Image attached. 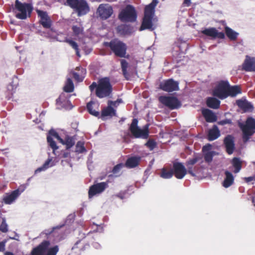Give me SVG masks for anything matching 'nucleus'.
Returning <instances> with one entry per match:
<instances>
[{
    "label": "nucleus",
    "instance_id": "1",
    "mask_svg": "<svg viewBox=\"0 0 255 255\" xmlns=\"http://www.w3.org/2000/svg\"><path fill=\"white\" fill-rule=\"evenodd\" d=\"M53 137L56 138L62 144L65 145L67 149L72 147L75 142V138L69 136L66 132H63L59 134L55 130H50L47 136V140L49 146L53 149V153L55 155V151L58 148V146L53 140Z\"/></svg>",
    "mask_w": 255,
    "mask_h": 255
},
{
    "label": "nucleus",
    "instance_id": "2",
    "mask_svg": "<svg viewBox=\"0 0 255 255\" xmlns=\"http://www.w3.org/2000/svg\"><path fill=\"white\" fill-rule=\"evenodd\" d=\"M91 92L96 89L97 97L103 98L109 96L112 91V85L108 78H104L99 80L98 84L93 82L89 87Z\"/></svg>",
    "mask_w": 255,
    "mask_h": 255
},
{
    "label": "nucleus",
    "instance_id": "3",
    "mask_svg": "<svg viewBox=\"0 0 255 255\" xmlns=\"http://www.w3.org/2000/svg\"><path fill=\"white\" fill-rule=\"evenodd\" d=\"M105 45L110 48L113 52L119 57H126L127 46L125 43L118 39H114L110 42H105Z\"/></svg>",
    "mask_w": 255,
    "mask_h": 255
},
{
    "label": "nucleus",
    "instance_id": "4",
    "mask_svg": "<svg viewBox=\"0 0 255 255\" xmlns=\"http://www.w3.org/2000/svg\"><path fill=\"white\" fill-rule=\"evenodd\" d=\"M239 127L242 130L244 140L247 141L255 133V120L252 117H249L245 123H239Z\"/></svg>",
    "mask_w": 255,
    "mask_h": 255
},
{
    "label": "nucleus",
    "instance_id": "5",
    "mask_svg": "<svg viewBox=\"0 0 255 255\" xmlns=\"http://www.w3.org/2000/svg\"><path fill=\"white\" fill-rule=\"evenodd\" d=\"M137 125L138 120L136 119H133L129 128L132 135L135 138L147 139L149 135L148 125H146L143 129H141Z\"/></svg>",
    "mask_w": 255,
    "mask_h": 255
},
{
    "label": "nucleus",
    "instance_id": "6",
    "mask_svg": "<svg viewBox=\"0 0 255 255\" xmlns=\"http://www.w3.org/2000/svg\"><path fill=\"white\" fill-rule=\"evenodd\" d=\"M15 7L17 11L15 16L20 19H25L29 17L33 10V7L30 3H22L18 0H16Z\"/></svg>",
    "mask_w": 255,
    "mask_h": 255
},
{
    "label": "nucleus",
    "instance_id": "7",
    "mask_svg": "<svg viewBox=\"0 0 255 255\" xmlns=\"http://www.w3.org/2000/svg\"><path fill=\"white\" fill-rule=\"evenodd\" d=\"M154 13L144 10V16L143 18L141 26L139 30L142 31L145 29L150 30H154L156 26V22L157 20L156 18H154Z\"/></svg>",
    "mask_w": 255,
    "mask_h": 255
},
{
    "label": "nucleus",
    "instance_id": "8",
    "mask_svg": "<svg viewBox=\"0 0 255 255\" xmlns=\"http://www.w3.org/2000/svg\"><path fill=\"white\" fill-rule=\"evenodd\" d=\"M119 17L123 22L134 21L136 18L134 7L131 5H128L120 13Z\"/></svg>",
    "mask_w": 255,
    "mask_h": 255
},
{
    "label": "nucleus",
    "instance_id": "9",
    "mask_svg": "<svg viewBox=\"0 0 255 255\" xmlns=\"http://www.w3.org/2000/svg\"><path fill=\"white\" fill-rule=\"evenodd\" d=\"M229 83L228 81H221L213 91L214 96L224 99L228 97Z\"/></svg>",
    "mask_w": 255,
    "mask_h": 255
},
{
    "label": "nucleus",
    "instance_id": "10",
    "mask_svg": "<svg viewBox=\"0 0 255 255\" xmlns=\"http://www.w3.org/2000/svg\"><path fill=\"white\" fill-rule=\"evenodd\" d=\"M69 6L75 9L79 16L87 14L90 10L89 6L85 0H77Z\"/></svg>",
    "mask_w": 255,
    "mask_h": 255
},
{
    "label": "nucleus",
    "instance_id": "11",
    "mask_svg": "<svg viewBox=\"0 0 255 255\" xmlns=\"http://www.w3.org/2000/svg\"><path fill=\"white\" fill-rule=\"evenodd\" d=\"M159 100L161 103L170 109H175L181 106L180 102L175 97L160 96Z\"/></svg>",
    "mask_w": 255,
    "mask_h": 255
},
{
    "label": "nucleus",
    "instance_id": "12",
    "mask_svg": "<svg viewBox=\"0 0 255 255\" xmlns=\"http://www.w3.org/2000/svg\"><path fill=\"white\" fill-rule=\"evenodd\" d=\"M97 12L102 19H106L112 15L113 10L108 4H101L97 9Z\"/></svg>",
    "mask_w": 255,
    "mask_h": 255
},
{
    "label": "nucleus",
    "instance_id": "13",
    "mask_svg": "<svg viewBox=\"0 0 255 255\" xmlns=\"http://www.w3.org/2000/svg\"><path fill=\"white\" fill-rule=\"evenodd\" d=\"M179 83L177 82L174 81L173 79H169L164 81L160 83V87L162 90L171 92L174 91L178 90Z\"/></svg>",
    "mask_w": 255,
    "mask_h": 255
},
{
    "label": "nucleus",
    "instance_id": "14",
    "mask_svg": "<svg viewBox=\"0 0 255 255\" xmlns=\"http://www.w3.org/2000/svg\"><path fill=\"white\" fill-rule=\"evenodd\" d=\"M50 245V243L49 241H43L37 247L32 249L30 255H45Z\"/></svg>",
    "mask_w": 255,
    "mask_h": 255
},
{
    "label": "nucleus",
    "instance_id": "15",
    "mask_svg": "<svg viewBox=\"0 0 255 255\" xmlns=\"http://www.w3.org/2000/svg\"><path fill=\"white\" fill-rule=\"evenodd\" d=\"M173 174L178 179H182L187 173L184 166L179 162L174 163L173 166Z\"/></svg>",
    "mask_w": 255,
    "mask_h": 255
},
{
    "label": "nucleus",
    "instance_id": "16",
    "mask_svg": "<svg viewBox=\"0 0 255 255\" xmlns=\"http://www.w3.org/2000/svg\"><path fill=\"white\" fill-rule=\"evenodd\" d=\"M38 16L40 17V23L45 28H49L51 25V21L45 11L36 10Z\"/></svg>",
    "mask_w": 255,
    "mask_h": 255
},
{
    "label": "nucleus",
    "instance_id": "17",
    "mask_svg": "<svg viewBox=\"0 0 255 255\" xmlns=\"http://www.w3.org/2000/svg\"><path fill=\"white\" fill-rule=\"evenodd\" d=\"M90 249V245L85 239L79 240L76 242L72 250H77L80 253L88 251Z\"/></svg>",
    "mask_w": 255,
    "mask_h": 255
},
{
    "label": "nucleus",
    "instance_id": "18",
    "mask_svg": "<svg viewBox=\"0 0 255 255\" xmlns=\"http://www.w3.org/2000/svg\"><path fill=\"white\" fill-rule=\"evenodd\" d=\"M243 69L246 71H255V58L247 56L243 64Z\"/></svg>",
    "mask_w": 255,
    "mask_h": 255
},
{
    "label": "nucleus",
    "instance_id": "19",
    "mask_svg": "<svg viewBox=\"0 0 255 255\" xmlns=\"http://www.w3.org/2000/svg\"><path fill=\"white\" fill-rule=\"evenodd\" d=\"M224 144L225 145L227 152L231 154L233 153L235 149L234 139L233 136L228 135L224 139Z\"/></svg>",
    "mask_w": 255,
    "mask_h": 255
},
{
    "label": "nucleus",
    "instance_id": "20",
    "mask_svg": "<svg viewBox=\"0 0 255 255\" xmlns=\"http://www.w3.org/2000/svg\"><path fill=\"white\" fill-rule=\"evenodd\" d=\"M239 107L244 110L245 112L252 111L254 109V106L251 103L246 100H239L236 102Z\"/></svg>",
    "mask_w": 255,
    "mask_h": 255
},
{
    "label": "nucleus",
    "instance_id": "21",
    "mask_svg": "<svg viewBox=\"0 0 255 255\" xmlns=\"http://www.w3.org/2000/svg\"><path fill=\"white\" fill-rule=\"evenodd\" d=\"M220 135V132L218 127L214 125L213 128L208 131V139L210 141H212L218 138Z\"/></svg>",
    "mask_w": 255,
    "mask_h": 255
},
{
    "label": "nucleus",
    "instance_id": "22",
    "mask_svg": "<svg viewBox=\"0 0 255 255\" xmlns=\"http://www.w3.org/2000/svg\"><path fill=\"white\" fill-rule=\"evenodd\" d=\"M202 114L207 122L213 123L217 120L216 116L209 109H203Z\"/></svg>",
    "mask_w": 255,
    "mask_h": 255
},
{
    "label": "nucleus",
    "instance_id": "23",
    "mask_svg": "<svg viewBox=\"0 0 255 255\" xmlns=\"http://www.w3.org/2000/svg\"><path fill=\"white\" fill-rule=\"evenodd\" d=\"M20 192H11V194H6L2 199L5 204H11L19 195Z\"/></svg>",
    "mask_w": 255,
    "mask_h": 255
},
{
    "label": "nucleus",
    "instance_id": "24",
    "mask_svg": "<svg viewBox=\"0 0 255 255\" xmlns=\"http://www.w3.org/2000/svg\"><path fill=\"white\" fill-rule=\"evenodd\" d=\"M225 174L226 177L223 182V185L224 187L228 188L233 184L234 178L233 174L228 171H226Z\"/></svg>",
    "mask_w": 255,
    "mask_h": 255
},
{
    "label": "nucleus",
    "instance_id": "25",
    "mask_svg": "<svg viewBox=\"0 0 255 255\" xmlns=\"http://www.w3.org/2000/svg\"><path fill=\"white\" fill-rule=\"evenodd\" d=\"M76 70L78 71V72H74L73 77L77 81L81 82L86 74V69L82 67H77Z\"/></svg>",
    "mask_w": 255,
    "mask_h": 255
},
{
    "label": "nucleus",
    "instance_id": "26",
    "mask_svg": "<svg viewBox=\"0 0 255 255\" xmlns=\"http://www.w3.org/2000/svg\"><path fill=\"white\" fill-rule=\"evenodd\" d=\"M108 187L106 182H101L91 186L89 191H103Z\"/></svg>",
    "mask_w": 255,
    "mask_h": 255
},
{
    "label": "nucleus",
    "instance_id": "27",
    "mask_svg": "<svg viewBox=\"0 0 255 255\" xmlns=\"http://www.w3.org/2000/svg\"><path fill=\"white\" fill-rule=\"evenodd\" d=\"M115 115L116 111L111 106L108 105V106L102 111L101 118L105 120V117L107 116L111 117Z\"/></svg>",
    "mask_w": 255,
    "mask_h": 255
},
{
    "label": "nucleus",
    "instance_id": "28",
    "mask_svg": "<svg viewBox=\"0 0 255 255\" xmlns=\"http://www.w3.org/2000/svg\"><path fill=\"white\" fill-rule=\"evenodd\" d=\"M140 160V157H131L127 160L125 166L126 165L129 168H133L138 165Z\"/></svg>",
    "mask_w": 255,
    "mask_h": 255
},
{
    "label": "nucleus",
    "instance_id": "29",
    "mask_svg": "<svg viewBox=\"0 0 255 255\" xmlns=\"http://www.w3.org/2000/svg\"><path fill=\"white\" fill-rule=\"evenodd\" d=\"M241 93V90L238 86H230L229 85L228 90V97H236L238 94Z\"/></svg>",
    "mask_w": 255,
    "mask_h": 255
},
{
    "label": "nucleus",
    "instance_id": "30",
    "mask_svg": "<svg viewBox=\"0 0 255 255\" xmlns=\"http://www.w3.org/2000/svg\"><path fill=\"white\" fill-rule=\"evenodd\" d=\"M54 165V162L52 161V158H49L43 164V165L38 168L35 171V173L40 172L42 171H44L49 167Z\"/></svg>",
    "mask_w": 255,
    "mask_h": 255
},
{
    "label": "nucleus",
    "instance_id": "31",
    "mask_svg": "<svg viewBox=\"0 0 255 255\" xmlns=\"http://www.w3.org/2000/svg\"><path fill=\"white\" fill-rule=\"evenodd\" d=\"M225 31L226 35L231 40H235L237 38L239 33L231 28L226 26L225 28Z\"/></svg>",
    "mask_w": 255,
    "mask_h": 255
},
{
    "label": "nucleus",
    "instance_id": "32",
    "mask_svg": "<svg viewBox=\"0 0 255 255\" xmlns=\"http://www.w3.org/2000/svg\"><path fill=\"white\" fill-rule=\"evenodd\" d=\"M208 107L213 109H218L220 104V101L215 98H209L207 101Z\"/></svg>",
    "mask_w": 255,
    "mask_h": 255
},
{
    "label": "nucleus",
    "instance_id": "33",
    "mask_svg": "<svg viewBox=\"0 0 255 255\" xmlns=\"http://www.w3.org/2000/svg\"><path fill=\"white\" fill-rule=\"evenodd\" d=\"M233 166L235 168L234 172L235 173H238L242 168V161L240 158L238 157H234L232 161Z\"/></svg>",
    "mask_w": 255,
    "mask_h": 255
},
{
    "label": "nucleus",
    "instance_id": "34",
    "mask_svg": "<svg viewBox=\"0 0 255 255\" xmlns=\"http://www.w3.org/2000/svg\"><path fill=\"white\" fill-rule=\"evenodd\" d=\"M202 33L212 38H215L217 34V30L214 27L205 28L202 31Z\"/></svg>",
    "mask_w": 255,
    "mask_h": 255
},
{
    "label": "nucleus",
    "instance_id": "35",
    "mask_svg": "<svg viewBox=\"0 0 255 255\" xmlns=\"http://www.w3.org/2000/svg\"><path fill=\"white\" fill-rule=\"evenodd\" d=\"M173 171L172 169H167L163 168L161 170L160 176L164 179H169L172 177Z\"/></svg>",
    "mask_w": 255,
    "mask_h": 255
},
{
    "label": "nucleus",
    "instance_id": "36",
    "mask_svg": "<svg viewBox=\"0 0 255 255\" xmlns=\"http://www.w3.org/2000/svg\"><path fill=\"white\" fill-rule=\"evenodd\" d=\"M120 61L123 75L127 79H128L129 76L127 71L128 68V63L125 59H121Z\"/></svg>",
    "mask_w": 255,
    "mask_h": 255
},
{
    "label": "nucleus",
    "instance_id": "37",
    "mask_svg": "<svg viewBox=\"0 0 255 255\" xmlns=\"http://www.w3.org/2000/svg\"><path fill=\"white\" fill-rule=\"evenodd\" d=\"M93 105L96 106L97 104L93 101L89 102L87 105V110L90 114L98 117L100 116L99 112L93 109Z\"/></svg>",
    "mask_w": 255,
    "mask_h": 255
},
{
    "label": "nucleus",
    "instance_id": "38",
    "mask_svg": "<svg viewBox=\"0 0 255 255\" xmlns=\"http://www.w3.org/2000/svg\"><path fill=\"white\" fill-rule=\"evenodd\" d=\"M198 161V158L196 157L193 158L189 160L186 163V166L188 169V172L189 173L191 174L192 176H195V174L193 173L192 170V166L195 164Z\"/></svg>",
    "mask_w": 255,
    "mask_h": 255
},
{
    "label": "nucleus",
    "instance_id": "39",
    "mask_svg": "<svg viewBox=\"0 0 255 255\" xmlns=\"http://www.w3.org/2000/svg\"><path fill=\"white\" fill-rule=\"evenodd\" d=\"M64 41L68 43L76 51V55L78 57L80 56L78 45L76 42L68 38H66Z\"/></svg>",
    "mask_w": 255,
    "mask_h": 255
},
{
    "label": "nucleus",
    "instance_id": "40",
    "mask_svg": "<svg viewBox=\"0 0 255 255\" xmlns=\"http://www.w3.org/2000/svg\"><path fill=\"white\" fill-rule=\"evenodd\" d=\"M74 90V84L70 78H68L64 87V90L66 92H72Z\"/></svg>",
    "mask_w": 255,
    "mask_h": 255
},
{
    "label": "nucleus",
    "instance_id": "41",
    "mask_svg": "<svg viewBox=\"0 0 255 255\" xmlns=\"http://www.w3.org/2000/svg\"><path fill=\"white\" fill-rule=\"evenodd\" d=\"M8 231V225L6 223L5 219L0 217V231L6 233Z\"/></svg>",
    "mask_w": 255,
    "mask_h": 255
},
{
    "label": "nucleus",
    "instance_id": "42",
    "mask_svg": "<svg viewBox=\"0 0 255 255\" xmlns=\"http://www.w3.org/2000/svg\"><path fill=\"white\" fill-rule=\"evenodd\" d=\"M158 3V0H152V1L145 7L144 10L151 12L152 13H154L155 7Z\"/></svg>",
    "mask_w": 255,
    "mask_h": 255
},
{
    "label": "nucleus",
    "instance_id": "43",
    "mask_svg": "<svg viewBox=\"0 0 255 255\" xmlns=\"http://www.w3.org/2000/svg\"><path fill=\"white\" fill-rule=\"evenodd\" d=\"M75 151L78 153H83L86 151L84 147V143L83 141H79L76 145Z\"/></svg>",
    "mask_w": 255,
    "mask_h": 255
},
{
    "label": "nucleus",
    "instance_id": "44",
    "mask_svg": "<svg viewBox=\"0 0 255 255\" xmlns=\"http://www.w3.org/2000/svg\"><path fill=\"white\" fill-rule=\"evenodd\" d=\"M72 29L73 34L75 36H78L82 34L83 31V27L81 25H73L72 26Z\"/></svg>",
    "mask_w": 255,
    "mask_h": 255
},
{
    "label": "nucleus",
    "instance_id": "45",
    "mask_svg": "<svg viewBox=\"0 0 255 255\" xmlns=\"http://www.w3.org/2000/svg\"><path fill=\"white\" fill-rule=\"evenodd\" d=\"M59 251V248L58 246H55L53 247H48L45 255H56L57 253Z\"/></svg>",
    "mask_w": 255,
    "mask_h": 255
},
{
    "label": "nucleus",
    "instance_id": "46",
    "mask_svg": "<svg viewBox=\"0 0 255 255\" xmlns=\"http://www.w3.org/2000/svg\"><path fill=\"white\" fill-rule=\"evenodd\" d=\"M216 155V152L214 151L204 153V159L207 162H210L212 160L213 157Z\"/></svg>",
    "mask_w": 255,
    "mask_h": 255
},
{
    "label": "nucleus",
    "instance_id": "47",
    "mask_svg": "<svg viewBox=\"0 0 255 255\" xmlns=\"http://www.w3.org/2000/svg\"><path fill=\"white\" fill-rule=\"evenodd\" d=\"M124 167H125L124 164H118L114 167L112 172L114 174L117 175L119 173L121 169L123 168Z\"/></svg>",
    "mask_w": 255,
    "mask_h": 255
},
{
    "label": "nucleus",
    "instance_id": "48",
    "mask_svg": "<svg viewBox=\"0 0 255 255\" xmlns=\"http://www.w3.org/2000/svg\"><path fill=\"white\" fill-rule=\"evenodd\" d=\"M145 145L147 146L150 150L153 149L156 146V142L152 140H149L146 143Z\"/></svg>",
    "mask_w": 255,
    "mask_h": 255
},
{
    "label": "nucleus",
    "instance_id": "49",
    "mask_svg": "<svg viewBox=\"0 0 255 255\" xmlns=\"http://www.w3.org/2000/svg\"><path fill=\"white\" fill-rule=\"evenodd\" d=\"M212 147L210 144H207L203 147L202 151L204 153L211 151Z\"/></svg>",
    "mask_w": 255,
    "mask_h": 255
},
{
    "label": "nucleus",
    "instance_id": "50",
    "mask_svg": "<svg viewBox=\"0 0 255 255\" xmlns=\"http://www.w3.org/2000/svg\"><path fill=\"white\" fill-rule=\"evenodd\" d=\"M7 241L4 240L2 242H0V252H2L5 250V244Z\"/></svg>",
    "mask_w": 255,
    "mask_h": 255
},
{
    "label": "nucleus",
    "instance_id": "51",
    "mask_svg": "<svg viewBox=\"0 0 255 255\" xmlns=\"http://www.w3.org/2000/svg\"><path fill=\"white\" fill-rule=\"evenodd\" d=\"M65 93H62L61 94L59 98L57 99V102H61V103H62L63 102H64L65 101Z\"/></svg>",
    "mask_w": 255,
    "mask_h": 255
},
{
    "label": "nucleus",
    "instance_id": "52",
    "mask_svg": "<svg viewBox=\"0 0 255 255\" xmlns=\"http://www.w3.org/2000/svg\"><path fill=\"white\" fill-rule=\"evenodd\" d=\"M255 180V176H250L248 177H245V181L247 183H250L253 181Z\"/></svg>",
    "mask_w": 255,
    "mask_h": 255
},
{
    "label": "nucleus",
    "instance_id": "53",
    "mask_svg": "<svg viewBox=\"0 0 255 255\" xmlns=\"http://www.w3.org/2000/svg\"><path fill=\"white\" fill-rule=\"evenodd\" d=\"M216 37H218L221 39H224L225 38V34L222 32H218L217 30V34L216 35Z\"/></svg>",
    "mask_w": 255,
    "mask_h": 255
},
{
    "label": "nucleus",
    "instance_id": "54",
    "mask_svg": "<svg viewBox=\"0 0 255 255\" xmlns=\"http://www.w3.org/2000/svg\"><path fill=\"white\" fill-rule=\"evenodd\" d=\"M231 123V120H224V121H222L220 122H219V124L222 125H225L226 124H230Z\"/></svg>",
    "mask_w": 255,
    "mask_h": 255
},
{
    "label": "nucleus",
    "instance_id": "55",
    "mask_svg": "<svg viewBox=\"0 0 255 255\" xmlns=\"http://www.w3.org/2000/svg\"><path fill=\"white\" fill-rule=\"evenodd\" d=\"M108 105L112 107V106H117L118 105V104L117 101H114V102L110 101H109Z\"/></svg>",
    "mask_w": 255,
    "mask_h": 255
},
{
    "label": "nucleus",
    "instance_id": "56",
    "mask_svg": "<svg viewBox=\"0 0 255 255\" xmlns=\"http://www.w3.org/2000/svg\"><path fill=\"white\" fill-rule=\"evenodd\" d=\"M88 193H89V198H91L95 195L101 193V192H88Z\"/></svg>",
    "mask_w": 255,
    "mask_h": 255
},
{
    "label": "nucleus",
    "instance_id": "57",
    "mask_svg": "<svg viewBox=\"0 0 255 255\" xmlns=\"http://www.w3.org/2000/svg\"><path fill=\"white\" fill-rule=\"evenodd\" d=\"M191 3V0H184V4L186 6H189Z\"/></svg>",
    "mask_w": 255,
    "mask_h": 255
},
{
    "label": "nucleus",
    "instance_id": "58",
    "mask_svg": "<svg viewBox=\"0 0 255 255\" xmlns=\"http://www.w3.org/2000/svg\"><path fill=\"white\" fill-rule=\"evenodd\" d=\"M4 255H14L12 252H6L4 253Z\"/></svg>",
    "mask_w": 255,
    "mask_h": 255
},
{
    "label": "nucleus",
    "instance_id": "59",
    "mask_svg": "<svg viewBox=\"0 0 255 255\" xmlns=\"http://www.w3.org/2000/svg\"><path fill=\"white\" fill-rule=\"evenodd\" d=\"M24 190V188H21V189H17V190H14L13 191H15V192H17V191H20V190Z\"/></svg>",
    "mask_w": 255,
    "mask_h": 255
},
{
    "label": "nucleus",
    "instance_id": "60",
    "mask_svg": "<svg viewBox=\"0 0 255 255\" xmlns=\"http://www.w3.org/2000/svg\"><path fill=\"white\" fill-rule=\"evenodd\" d=\"M252 202L254 203V206H255V199L254 197L252 198Z\"/></svg>",
    "mask_w": 255,
    "mask_h": 255
},
{
    "label": "nucleus",
    "instance_id": "61",
    "mask_svg": "<svg viewBox=\"0 0 255 255\" xmlns=\"http://www.w3.org/2000/svg\"><path fill=\"white\" fill-rule=\"evenodd\" d=\"M117 102L118 104H119V103H121L122 102V101L121 99H118L117 100Z\"/></svg>",
    "mask_w": 255,
    "mask_h": 255
},
{
    "label": "nucleus",
    "instance_id": "62",
    "mask_svg": "<svg viewBox=\"0 0 255 255\" xmlns=\"http://www.w3.org/2000/svg\"><path fill=\"white\" fill-rule=\"evenodd\" d=\"M118 197H120L121 199H123V196H120L119 195H117Z\"/></svg>",
    "mask_w": 255,
    "mask_h": 255
},
{
    "label": "nucleus",
    "instance_id": "63",
    "mask_svg": "<svg viewBox=\"0 0 255 255\" xmlns=\"http://www.w3.org/2000/svg\"><path fill=\"white\" fill-rule=\"evenodd\" d=\"M9 87H11V85H9L8 87V89H9Z\"/></svg>",
    "mask_w": 255,
    "mask_h": 255
},
{
    "label": "nucleus",
    "instance_id": "64",
    "mask_svg": "<svg viewBox=\"0 0 255 255\" xmlns=\"http://www.w3.org/2000/svg\"><path fill=\"white\" fill-rule=\"evenodd\" d=\"M184 45H185V46H187V44L186 43H184Z\"/></svg>",
    "mask_w": 255,
    "mask_h": 255
}]
</instances>
